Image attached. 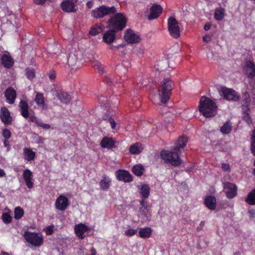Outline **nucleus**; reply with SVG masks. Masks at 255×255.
I'll use <instances>...</instances> for the list:
<instances>
[{
	"mask_svg": "<svg viewBox=\"0 0 255 255\" xmlns=\"http://www.w3.org/2000/svg\"><path fill=\"white\" fill-rule=\"evenodd\" d=\"M223 185L224 192L228 198L232 199L237 196V187L235 184L226 182Z\"/></svg>",
	"mask_w": 255,
	"mask_h": 255,
	"instance_id": "obj_9",
	"label": "nucleus"
},
{
	"mask_svg": "<svg viewBox=\"0 0 255 255\" xmlns=\"http://www.w3.org/2000/svg\"><path fill=\"white\" fill-rule=\"evenodd\" d=\"M199 111L206 118H212L217 114V106L209 98L203 96L200 100Z\"/></svg>",
	"mask_w": 255,
	"mask_h": 255,
	"instance_id": "obj_2",
	"label": "nucleus"
},
{
	"mask_svg": "<svg viewBox=\"0 0 255 255\" xmlns=\"http://www.w3.org/2000/svg\"><path fill=\"white\" fill-rule=\"evenodd\" d=\"M212 36L209 35H206L203 37V39L205 42H209L211 40Z\"/></svg>",
	"mask_w": 255,
	"mask_h": 255,
	"instance_id": "obj_55",
	"label": "nucleus"
},
{
	"mask_svg": "<svg viewBox=\"0 0 255 255\" xmlns=\"http://www.w3.org/2000/svg\"><path fill=\"white\" fill-rule=\"evenodd\" d=\"M111 183V179L110 178L104 174L102 176V179L100 181V188L103 190H106L108 189L110 186Z\"/></svg>",
	"mask_w": 255,
	"mask_h": 255,
	"instance_id": "obj_26",
	"label": "nucleus"
},
{
	"mask_svg": "<svg viewBox=\"0 0 255 255\" xmlns=\"http://www.w3.org/2000/svg\"><path fill=\"white\" fill-rule=\"evenodd\" d=\"M222 169L225 172H230L231 168L228 163H223L221 166Z\"/></svg>",
	"mask_w": 255,
	"mask_h": 255,
	"instance_id": "obj_50",
	"label": "nucleus"
},
{
	"mask_svg": "<svg viewBox=\"0 0 255 255\" xmlns=\"http://www.w3.org/2000/svg\"><path fill=\"white\" fill-rule=\"evenodd\" d=\"M28 118L29 121L35 123L37 124V125H38V123L39 122L38 119H37V118L34 116H29Z\"/></svg>",
	"mask_w": 255,
	"mask_h": 255,
	"instance_id": "obj_52",
	"label": "nucleus"
},
{
	"mask_svg": "<svg viewBox=\"0 0 255 255\" xmlns=\"http://www.w3.org/2000/svg\"><path fill=\"white\" fill-rule=\"evenodd\" d=\"M150 188L148 185L143 184L140 188V194L143 199L147 198L149 195Z\"/></svg>",
	"mask_w": 255,
	"mask_h": 255,
	"instance_id": "obj_33",
	"label": "nucleus"
},
{
	"mask_svg": "<svg viewBox=\"0 0 255 255\" xmlns=\"http://www.w3.org/2000/svg\"><path fill=\"white\" fill-rule=\"evenodd\" d=\"M129 150L132 154H138L141 152L142 150L141 144L139 143L136 142L130 146Z\"/></svg>",
	"mask_w": 255,
	"mask_h": 255,
	"instance_id": "obj_34",
	"label": "nucleus"
},
{
	"mask_svg": "<svg viewBox=\"0 0 255 255\" xmlns=\"http://www.w3.org/2000/svg\"><path fill=\"white\" fill-rule=\"evenodd\" d=\"M93 65L95 69L98 70V72L100 74L103 73L104 68H103L102 64L101 63H100L98 61H96L93 62Z\"/></svg>",
	"mask_w": 255,
	"mask_h": 255,
	"instance_id": "obj_45",
	"label": "nucleus"
},
{
	"mask_svg": "<svg viewBox=\"0 0 255 255\" xmlns=\"http://www.w3.org/2000/svg\"><path fill=\"white\" fill-rule=\"evenodd\" d=\"M243 98L244 99V103L242 104L243 108H246L248 110H249V107L251 102L249 94L247 92H245L243 95Z\"/></svg>",
	"mask_w": 255,
	"mask_h": 255,
	"instance_id": "obj_36",
	"label": "nucleus"
},
{
	"mask_svg": "<svg viewBox=\"0 0 255 255\" xmlns=\"http://www.w3.org/2000/svg\"><path fill=\"white\" fill-rule=\"evenodd\" d=\"M211 28V24H206L204 26V29L207 31L210 29Z\"/></svg>",
	"mask_w": 255,
	"mask_h": 255,
	"instance_id": "obj_61",
	"label": "nucleus"
},
{
	"mask_svg": "<svg viewBox=\"0 0 255 255\" xmlns=\"http://www.w3.org/2000/svg\"><path fill=\"white\" fill-rule=\"evenodd\" d=\"M174 86L173 82L169 78H164L161 82L158 91L162 104L166 103L169 100Z\"/></svg>",
	"mask_w": 255,
	"mask_h": 255,
	"instance_id": "obj_3",
	"label": "nucleus"
},
{
	"mask_svg": "<svg viewBox=\"0 0 255 255\" xmlns=\"http://www.w3.org/2000/svg\"><path fill=\"white\" fill-rule=\"evenodd\" d=\"M103 120L105 121H108L111 124V126L112 129H116L117 124L115 121V120L110 116L108 115L105 114L103 116Z\"/></svg>",
	"mask_w": 255,
	"mask_h": 255,
	"instance_id": "obj_41",
	"label": "nucleus"
},
{
	"mask_svg": "<svg viewBox=\"0 0 255 255\" xmlns=\"http://www.w3.org/2000/svg\"><path fill=\"white\" fill-rule=\"evenodd\" d=\"M139 212L138 216L141 217L143 222L148 220L149 218L151 216L148 206L140 207L139 208Z\"/></svg>",
	"mask_w": 255,
	"mask_h": 255,
	"instance_id": "obj_22",
	"label": "nucleus"
},
{
	"mask_svg": "<svg viewBox=\"0 0 255 255\" xmlns=\"http://www.w3.org/2000/svg\"><path fill=\"white\" fill-rule=\"evenodd\" d=\"M99 101L102 105H107L110 104V101L107 99V97L101 96L99 98Z\"/></svg>",
	"mask_w": 255,
	"mask_h": 255,
	"instance_id": "obj_47",
	"label": "nucleus"
},
{
	"mask_svg": "<svg viewBox=\"0 0 255 255\" xmlns=\"http://www.w3.org/2000/svg\"><path fill=\"white\" fill-rule=\"evenodd\" d=\"M117 12L114 6H108L103 5L93 9L91 11V15L95 18H101L107 15L114 14Z\"/></svg>",
	"mask_w": 255,
	"mask_h": 255,
	"instance_id": "obj_5",
	"label": "nucleus"
},
{
	"mask_svg": "<svg viewBox=\"0 0 255 255\" xmlns=\"http://www.w3.org/2000/svg\"><path fill=\"white\" fill-rule=\"evenodd\" d=\"M243 110L244 111L243 119L249 125L252 124L253 122L249 115L250 109L249 108V110H248L247 108H243Z\"/></svg>",
	"mask_w": 255,
	"mask_h": 255,
	"instance_id": "obj_38",
	"label": "nucleus"
},
{
	"mask_svg": "<svg viewBox=\"0 0 255 255\" xmlns=\"http://www.w3.org/2000/svg\"><path fill=\"white\" fill-rule=\"evenodd\" d=\"M23 155L25 159L27 161H30L34 159L35 157V153L31 149L25 147L23 149Z\"/></svg>",
	"mask_w": 255,
	"mask_h": 255,
	"instance_id": "obj_28",
	"label": "nucleus"
},
{
	"mask_svg": "<svg viewBox=\"0 0 255 255\" xmlns=\"http://www.w3.org/2000/svg\"><path fill=\"white\" fill-rule=\"evenodd\" d=\"M116 32L114 30L110 29L103 35V41L108 44H111L115 39Z\"/></svg>",
	"mask_w": 255,
	"mask_h": 255,
	"instance_id": "obj_21",
	"label": "nucleus"
},
{
	"mask_svg": "<svg viewBox=\"0 0 255 255\" xmlns=\"http://www.w3.org/2000/svg\"><path fill=\"white\" fill-rule=\"evenodd\" d=\"M23 176L27 187L29 189L32 188L33 186L32 172L29 169H26L23 172Z\"/></svg>",
	"mask_w": 255,
	"mask_h": 255,
	"instance_id": "obj_23",
	"label": "nucleus"
},
{
	"mask_svg": "<svg viewBox=\"0 0 255 255\" xmlns=\"http://www.w3.org/2000/svg\"><path fill=\"white\" fill-rule=\"evenodd\" d=\"M220 94L224 98L228 100L237 101L240 99V95L235 90L226 87H223L220 91Z\"/></svg>",
	"mask_w": 255,
	"mask_h": 255,
	"instance_id": "obj_8",
	"label": "nucleus"
},
{
	"mask_svg": "<svg viewBox=\"0 0 255 255\" xmlns=\"http://www.w3.org/2000/svg\"><path fill=\"white\" fill-rule=\"evenodd\" d=\"M34 101L36 104L38 106L41 107L42 109H44L46 105L45 104L44 98L42 94L37 93L35 95Z\"/></svg>",
	"mask_w": 255,
	"mask_h": 255,
	"instance_id": "obj_31",
	"label": "nucleus"
},
{
	"mask_svg": "<svg viewBox=\"0 0 255 255\" xmlns=\"http://www.w3.org/2000/svg\"><path fill=\"white\" fill-rule=\"evenodd\" d=\"M93 1H89L87 2L86 6L88 8H91L93 6Z\"/></svg>",
	"mask_w": 255,
	"mask_h": 255,
	"instance_id": "obj_58",
	"label": "nucleus"
},
{
	"mask_svg": "<svg viewBox=\"0 0 255 255\" xmlns=\"http://www.w3.org/2000/svg\"><path fill=\"white\" fill-rule=\"evenodd\" d=\"M140 205L141 207L148 206L147 205L145 204L143 200H142V201H140Z\"/></svg>",
	"mask_w": 255,
	"mask_h": 255,
	"instance_id": "obj_62",
	"label": "nucleus"
},
{
	"mask_svg": "<svg viewBox=\"0 0 255 255\" xmlns=\"http://www.w3.org/2000/svg\"><path fill=\"white\" fill-rule=\"evenodd\" d=\"M0 118L1 121L5 125L11 124L12 118L8 110L5 107H2L0 111Z\"/></svg>",
	"mask_w": 255,
	"mask_h": 255,
	"instance_id": "obj_12",
	"label": "nucleus"
},
{
	"mask_svg": "<svg viewBox=\"0 0 255 255\" xmlns=\"http://www.w3.org/2000/svg\"><path fill=\"white\" fill-rule=\"evenodd\" d=\"M251 150L252 153L255 156V129L253 131L251 135Z\"/></svg>",
	"mask_w": 255,
	"mask_h": 255,
	"instance_id": "obj_43",
	"label": "nucleus"
},
{
	"mask_svg": "<svg viewBox=\"0 0 255 255\" xmlns=\"http://www.w3.org/2000/svg\"><path fill=\"white\" fill-rule=\"evenodd\" d=\"M23 210L20 207H17L14 210V218L16 220H19L23 216Z\"/></svg>",
	"mask_w": 255,
	"mask_h": 255,
	"instance_id": "obj_40",
	"label": "nucleus"
},
{
	"mask_svg": "<svg viewBox=\"0 0 255 255\" xmlns=\"http://www.w3.org/2000/svg\"><path fill=\"white\" fill-rule=\"evenodd\" d=\"M25 75L28 79H32L35 76L34 70L32 68H27L25 70Z\"/></svg>",
	"mask_w": 255,
	"mask_h": 255,
	"instance_id": "obj_42",
	"label": "nucleus"
},
{
	"mask_svg": "<svg viewBox=\"0 0 255 255\" xmlns=\"http://www.w3.org/2000/svg\"><path fill=\"white\" fill-rule=\"evenodd\" d=\"M56 72L54 70H51L49 73V78L51 82H54L56 78Z\"/></svg>",
	"mask_w": 255,
	"mask_h": 255,
	"instance_id": "obj_49",
	"label": "nucleus"
},
{
	"mask_svg": "<svg viewBox=\"0 0 255 255\" xmlns=\"http://www.w3.org/2000/svg\"><path fill=\"white\" fill-rule=\"evenodd\" d=\"M56 96L57 99L63 104H68L71 100V96L67 92L62 89H58L55 91Z\"/></svg>",
	"mask_w": 255,
	"mask_h": 255,
	"instance_id": "obj_14",
	"label": "nucleus"
},
{
	"mask_svg": "<svg viewBox=\"0 0 255 255\" xmlns=\"http://www.w3.org/2000/svg\"><path fill=\"white\" fill-rule=\"evenodd\" d=\"M250 86L252 88L251 93L255 96V82H254L253 80L252 81L250 82Z\"/></svg>",
	"mask_w": 255,
	"mask_h": 255,
	"instance_id": "obj_53",
	"label": "nucleus"
},
{
	"mask_svg": "<svg viewBox=\"0 0 255 255\" xmlns=\"http://www.w3.org/2000/svg\"><path fill=\"white\" fill-rule=\"evenodd\" d=\"M90 230V228L84 224L80 223L75 226L74 231L77 236L81 239H83L85 236L84 233Z\"/></svg>",
	"mask_w": 255,
	"mask_h": 255,
	"instance_id": "obj_17",
	"label": "nucleus"
},
{
	"mask_svg": "<svg viewBox=\"0 0 255 255\" xmlns=\"http://www.w3.org/2000/svg\"><path fill=\"white\" fill-rule=\"evenodd\" d=\"M1 255H9L7 253L2 252L1 253Z\"/></svg>",
	"mask_w": 255,
	"mask_h": 255,
	"instance_id": "obj_64",
	"label": "nucleus"
},
{
	"mask_svg": "<svg viewBox=\"0 0 255 255\" xmlns=\"http://www.w3.org/2000/svg\"><path fill=\"white\" fill-rule=\"evenodd\" d=\"M152 230L149 227L140 228L138 232V236L143 239L148 238L150 237Z\"/></svg>",
	"mask_w": 255,
	"mask_h": 255,
	"instance_id": "obj_29",
	"label": "nucleus"
},
{
	"mask_svg": "<svg viewBox=\"0 0 255 255\" xmlns=\"http://www.w3.org/2000/svg\"><path fill=\"white\" fill-rule=\"evenodd\" d=\"M204 204L209 209L214 210L216 207V199L213 196H207L205 199Z\"/></svg>",
	"mask_w": 255,
	"mask_h": 255,
	"instance_id": "obj_24",
	"label": "nucleus"
},
{
	"mask_svg": "<svg viewBox=\"0 0 255 255\" xmlns=\"http://www.w3.org/2000/svg\"><path fill=\"white\" fill-rule=\"evenodd\" d=\"M34 2L38 5H42L45 3L46 0H33Z\"/></svg>",
	"mask_w": 255,
	"mask_h": 255,
	"instance_id": "obj_57",
	"label": "nucleus"
},
{
	"mask_svg": "<svg viewBox=\"0 0 255 255\" xmlns=\"http://www.w3.org/2000/svg\"><path fill=\"white\" fill-rule=\"evenodd\" d=\"M120 45L119 46H114L113 45H112L111 47H110V49H113L114 48H118L119 47Z\"/></svg>",
	"mask_w": 255,
	"mask_h": 255,
	"instance_id": "obj_63",
	"label": "nucleus"
},
{
	"mask_svg": "<svg viewBox=\"0 0 255 255\" xmlns=\"http://www.w3.org/2000/svg\"><path fill=\"white\" fill-rule=\"evenodd\" d=\"M53 226H49L47 228V230H46V234L48 235H51L53 232Z\"/></svg>",
	"mask_w": 255,
	"mask_h": 255,
	"instance_id": "obj_54",
	"label": "nucleus"
},
{
	"mask_svg": "<svg viewBox=\"0 0 255 255\" xmlns=\"http://www.w3.org/2000/svg\"><path fill=\"white\" fill-rule=\"evenodd\" d=\"M246 74L250 79H253L255 76V65L251 61H248L245 64Z\"/></svg>",
	"mask_w": 255,
	"mask_h": 255,
	"instance_id": "obj_19",
	"label": "nucleus"
},
{
	"mask_svg": "<svg viewBox=\"0 0 255 255\" xmlns=\"http://www.w3.org/2000/svg\"><path fill=\"white\" fill-rule=\"evenodd\" d=\"M5 175L6 174L4 171L3 169L0 168V177H3L5 176Z\"/></svg>",
	"mask_w": 255,
	"mask_h": 255,
	"instance_id": "obj_59",
	"label": "nucleus"
},
{
	"mask_svg": "<svg viewBox=\"0 0 255 255\" xmlns=\"http://www.w3.org/2000/svg\"><path fill=\"white\" fill-rule=\"evenodd\" d=\"M245 201L250 205H255V189L249 193Z\"/></svg>",
	"mask_w": 255,
	"mask_h": 255,
	"instance_id": "obj_35",
	"label": "nucleus"
},
{
	"mask_svg": "<svg viewBox=\"0 0 255 255\" xmlns=\"http://www.w3.org/2000/svg\"><path fill=\"white\" fill-rule=\"evenodd\" d=\"M1 62L3 66L7 69L11 68L14 64V60L9 53L5 54L1 58Z\"/></svg>",
	"mask_w": 255,
	"mask_h": 255,
	"instance_id": "obj_20",
	"label": "nucleus"
},
{
	"mask_svg": "<svg viewBox=\"0 0 255 255\" xmlns=\"http://www.w3.org/2000/svg\"><path fill=\"white\" fill-rule=\"evenodd\" d=\"M137 233V230L129 229L125 232V235L127 237H131Z\"/></svg>",
	"mask_w": 255,
	"mask_h": 255,
	"instance_id": "obj_48",
	"label": "nucleus"
},
{
	"mask_svg": "<svg viewBox=\"0 0 255 255\" xmlns=\"http://www.w3.org/2000/svg\"><path fill=\"white\" fill-rule=\"evenodd\" d=\"M21 112V115L24 118L29 117V106L27 102L21 100L18 105Z\"/></svg>",
	"mask_w": 255,
	"mask_h": 255,
	"instance_id": "obj_25",
	"label": "nucleus"
},
{
	"mask_svg": "<svg viewBox=\"0 0 255 255\" xmlns=\"http://www.w3.org/2000/svg\"><path fill=\"white\" fill-rule=\"evenodd\" d=\"M116 175L117 179L119 181L130 182L132 180L131 174L128 171L125 170H118L116 172Z\"/></svg>",
	"mask_w": 255,
	"mask_h": 255,
	"instance_id": "obj_13",
	"label": "nucleus"
},
{
	"mask_svg": "<svg viewBox=\"0 0 255 255\" xmlns=\"http://www.w3.org/2000/svg\"><path fill=\"white\" fill-rule=\"evenodd\" d=\"M168 29L170 35L177 38L180 35L179 24L176 19L173 17H170L168 19Z\"/></svg>",
	"mask_w": 255,
	"mask_h": 255,
	"instance_id": "obj_7",
	"label": "nucleus"
},
{
	"mask_svg": "<svg viewBox=\"0 0 255 255\" xmlns=\"http://www.w3.org/2000/svg\"><path fill=\"white\" fill-rule=\"evenodd\" d=\"M77 0H65L61 4L62 9L67 12H75L77 10Z\"/></svg>",
	"mask_w": 255,
	"mask_h": 255,
	"instance_id": "obj_10",
	"label": "nucleus"
},
{
	"mask_svg": "<svg viewBox=\"0 0 255 255\" xmlns=\"http://www.w3.org/2000/svg\"><path fill=\"white\" fill-rule=\"evenodd\" d=\"M225 10L223 8L216 9L215 12V18L217 20H221L224 16Z\"/></svg>",
	"mask_w": 255,
	"mask_h": 255,
	"instance_id": "obj_39",
	"label": "nucleus"
},
{
	"mask_svg": "<svg viewBox=\"0 0 255 255\" xmlns=\"http://www.w3.org/2000/svg\"><path fill=\"white\" fill-rule=\"evenodd\" d=\"M232 124L230 121L226 122L220 128V131L224 134L230 133L232 130Z\"/></svg>",
	"mask_w": 255,
	"mask_h": 255,
	"instance_id": "obj_30",
	"label": "nucleus"
},
{
	"mask_svg": "<svg viewBox=\"0 0 255 255\" xmlns=\"http://www.w3.org/2000/svg\"><path fill=\"white\" fill-rule=\"evenodd\" d=\"M115 141L112 138L104 137L101 141L100 145L103 148H112L115 146Z\"/></svg>",
	"mask_w": 255,
	"mask_h": 255,
	"instance_id": "obj_27",
	"label": "nucleus"
},
{
	"mask_svg": "<svg viewBox=\"0 0 255 255\" xmlns=\"http://www.w3.org/2000/svg\"><path fill=\"white\" fill-rule=\"evenodd\" d=\"M144 169L141 165L133 166L132 169L133 173L138 176H140L143 173Z\"/></svg>",
	"mask_w": 255,
	"mask_h": 255,
	"instance_id": "obj_37",
	"label": "nucleus"
},
{
	"mask_svg": "<svg viewBox=\"0 0 255 255\" xmlns=\"http://www.w3.org/2000/svg\"><path fill=\"white\" fill-rule=\"evenodd\" d=\"M38 126L44 129H49L50 128L49 125L43 123L42 122L39 121L37 125Z\"/></svg>",
	"mask_w": 255,
	"mask_h": 255,
	"instance_id": "obj_51",
	"label": "nucleus"
},
{
	"mask_svg": "<svg viewBox=\"0 0 255 255\" xmlns=\"http://www.w3.org/2000/svg\"><path fill=\"white\" fill-rule=\"evenodd\" d=\"M104 26L101 24H96L91 28L89 33L90 35L95 36L101 32L104 29Z\"/></svg>",
	"mask_w": 255,
	"mask_h": 255,
	"instance_id": "obj_32",
	"label": "nucleus"
},
{
	"mask_svg": "<svg viewBox=\"0 0 255 255\" xmlns=\"http://www.w3.org/2000/svg\"><path fill=\"white\" fill-rule=\"evenodd\" d=\"M5 97L6 102L9 104H13L16 98V93L12 87L8 88L5 91Z\"/></svg>",
	"mask_w": 255,
	"mask_h": 255,
	"instance_id": "obj_18",
	"label": "nucleus"
},
{
	"mask_svg": "<svg viewBox=\"0 0 255 255\" xmlns=\"http://www.w3.org/2000/svg\"><path fill=\"white\" fill-rule=\"evenodd\" d=\"M186 136H182L178 138L175 143V147L172 151L163 150L160 153L161 158L166 163H170L173 166H178L182 163L179 158V153L180 149L183 148L187 142Z\"/></svg>",
	"mask_w": 255,
	"mask_h": 255,
	"instance_id": "obj_1",
	"label": "nucleus"
},
{
	"mask_svg": "<svg viewBox=\"0 0 255 255\" xmlns=\"http://www.w3.org/2000/svg\"><path fill=\"white\" fill-rule=\"evenodd\" d=\"M250 217L255 218V210L251 209L248 211Z\"/></svg>",
	"mask_w": 255,
	"mask_h": 255,
	"instance_id": "obj_56",
	"label": "nucleus"
},
{
	"mask_svg": "<svg viewBox=\"0 0 255 255\" xmlns=\"http://www.w3.org/2000/svg\"><path fill=\"white\" fill-rule=\"evenodd\" d=\"M2 135L6 139H9L11 136V133L7 128H4L2 130Z\"/></svg>",
	"mask_w": 255,
	"mask_h": 255,
	"instance_id": "obj_46",
	"label": "nucleus"
},
{
	"mask_svg": "<svg viewBox=\"0 0 255 255\" xmlns=\"http://www.w3.org/2000/svg\"><path fill=\"white\" fill-rule=\"evenodd\" d=\"M23 237L27 243L35 247H39L43 244V238L38 233L26 231L24 233Z\"/></svg>",
	"mask_w": 255,
	"mask_h": 255,
	"instance_id": "obj_6",
	"label": "nucleus"
},
{
	"mask_svg": "<svg viewBox=\"0 0 255 255\" xmlns=\"http://www.w3.org/2000/svg\"><path fill=\"white\" fill-rule=\"evenodd\" d=\"M1 219L4 223L6 224H9L12 221V217L7 213H3L1 216Z\"/></svg>",
	"mask_w": 255,
	"mask_h": 255,
	"instance_id": "obj_44",
	"label": "nucleus"
},
{
	"mask_svg": "<svg viewBox=\"0 0 255 255\" xmlns=\"http://www.w3.org/2000/svg\"><path fill=\"white\" fill-rule=\"evenodd\" d=\"M3 144H4V146H5V147L9 146V141L8 140V139L5 138V139L3 141Z\"/></svg>",
	"mask_w": 255,
	"mask_h": 255,
	"instance_id": "obj_60",
	"label": "nucleus"
},
{
	"mask_svg": "<svg viewBox=\"0 0 255 255\" xmlns=\"http://www.w3.org/2000/svg\"><path fill=\"white\" fill-rule=\"evenodd\" d=\"M124 38L127 42L129 43H137L140 40V36L135 34L130 29L127 30Z\"/></svg>",
	"mask_w": 255,
	"mask_h": 255,
	"instance_id": "obj_15",
	"label": "nucleus"
},
{
	"mask_svg": "<svg viewBox=\"0 0 255 255\" xmlns=\"http://www.w3.org/2000/svg\"><path fill=\"white\" fill-rule=\"evenodd\" d=\"M69 205V200L65 196L61 195L56 200L55 208L60 211L65 210Z\"/></svg>",
	"mask_w": 255,
	"mask_h": 255,
	"instance_id": "obj_11",
	"label": "nucleus"
},
{
	"mask_svg": "<svg viewBox=\"0 0 255 255\" xmlns=\"http://www.w3.org/2000/svg\"><path fill=\"white\" fill-rule=\"evenodd\" d=\"M107 21L108 27L118 32L123 30L126 26L127 20L125 15L122 13H115Z\"/></svg>",
	"mask_w": 255,
	"mask_h": 255,
	"instance_id": "obj_4",
	"label": "nucleus"
},
{
	"mask_svg": "<svg viewBox=\"0 0 255 255\" xmlns=\"http://www.w3.org/2000/svg\"><path fill=\"white\" fill-rule=\"evenodd\" d=\"M162 7L159 4H153L150 8V14L148 16L149 20L157 18L162 11Z\"/></svg>",
	"mask_w": 255,
	"mask_h": 255,
	"instance_id": "obj_16",
	"label": "nucleus"
}]
</instances>
